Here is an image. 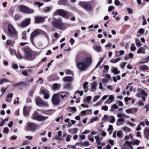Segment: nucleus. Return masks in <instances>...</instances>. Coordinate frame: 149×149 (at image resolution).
Wrapping results in <instances>:
<instances>
[{"label":"nucleus","instance_id":"f257e3e1","mask_svg":"<svg viewBox=\"0 0 149 149\" xmlns=\"http://www.w3.org/2000/svg\"><path fill=\"white\" fill-rule=\"evenodd\" d=\"M92 62V58L89 56H86L84 53L79 54L76 59V66L80 71L86 70Z\"/></svg>","mask_w":149,"mask_h":149},{"label":"nucleus","instance_id":"f03ea898","mask_svg":"<svg viewBox=\"0 0 149 149\" xmlns=\"http://www.w3.org/2000/svg\"><path fill=\"white\" fill-rule=\"evenodd\" d=\"M8 35L11 38H16L17 36V32L14 26L10 24L7 26Z\"/></svg>","mask_w":149,"mask_h":149},{"label":"nucleus","instance_id":"7ed1b4c3","mask_svg":"<svg viewBox=\"0 0 149 149\" xmlns=\"http://www.w3.org/2000/svg\"><path fill=\"white\" fill-rule=\"evenodd\" d=\"M24 56L26 59L32 60L36 57L35 54L33 53L31 49L26 48L24 49Z\"/></svg>","mask_w":149,"mask_h":149},{"label":"nucleus","instance_id":"20e7f679","mask_svg":"<svg viewBox=\"0 0 149 149\" xmlns=\"http://www.w3.org/2000/svg\"><path fill=\"white\" fill-rule=\"evenodd\" d=\"M62 21L61 18L55 19L52 23L53 26L56 28L63 29L64 28V25Z\"/></svg>","mask_w":149,"mask_h":149},{"label":"nucleus","instance_id":"39448f33","mask_svg":"<svg viewBox=\"0 0 149 149\" xmlns=\"http://www.w3.org/2000/svg\"><path fill=\"white\" fill-rule=\"evenodd\" d=\"M32 118L33 119L39 121L45 120L47 119V117L41 116L38 113L36 112H35L33 114Z\"/></svg>","mask_w":149,"mask_h":149},{"label":"nucleus","instance_id":"423d86ee","mask_svg":"<svg viewBox=\"0 0 149 149\" xmlns=\"http://www.w3.org/2000/svg\"><path fill=\"white\" fill-rule=\"evenodd\" d=\"M19 7L20 10L23 12L28 13H33V10L31 9H29L27 7L20 5Z\"/></svg>","mask_w":149,"mask_h":149},{"label":"nucleus","instance_id":"0eeeda50","mask_svg":"<svg viewBox=\"0 0 149 149\" xmlns=\"http://www.w3.org/2000/svg\"><path fill=\"white\" fill-rule=\"evenodd\" d=\"M60 101L59 94H54L52 98V101L53 103L54 104H58L59 103Z\"/></svg>","mask_w":149,"mask_h":149},{"label":"nucleus","instance_id":"6e6552de","mask_svg":"<svg viewBox=\"0 0 149 149\" xmlns=\"http://www.w3.org/2000/svg\"><path fill=\"white\" fill-rule=\"evenodd\" d=\"M27 127L29 130L36 131L38 129V126L35 124L32 123H29L27 124Z\"/></svg>","mask_w":149,"mask_h":149},{"label":"nucleus","instance_id":"1a4fd4ad","mask_svg":"<svg viewBox=\"0 0 149 149\" xmlns=\"http://www.w3.org/2000/svg\"><path fill=\"white\" fill-rule=\"evenodd\" d=\"M43 32H44L40 29H36L31 33V40H33L34 38L37 35Z\"/></svg>","mask_w":149,"mask_h":149},{"label":"nucleus","instance_id":"9d476101","mask_svg":"<svg viewBox=\"0 0 149 149\" xmlns=\"http://www.w3.org/2000/svg\"><path fill=\"white\" fill-rule=\"evenodd\" d=\"M36 102L38 105L40 106H47V104L42 101L39 97H37L36 99Z\"/></svg>","mask_w":149,"mask_h":149},{"label":"nucleus","instance_id":"9b49d317","mask_svg":"<svg viewBox=\"0 0 149 149\" xmlns=\"http://www.w3.org/2000/svg\"><path fill=\"white\" fill-rule=\"evenodd\" d=\"M54 14L55 15H58L62 17H64L66 15V13L62 9H58L55 12Z\"/></svg>","mask_w":149,"mask_h":149},{"label":"nucleus","instance_id":"f8f14e48","mask_svg":"<svg viewBox=\"0 0 149 149\" xmlns=\"http://www.w3.org/2000/svg\"><path fill=\"white\" fill-rule=\"evenodd\" d=\"M31 19L27 18L23 21L21 23V26L23 27H25L29 25Z\"/></svg>","mask_w":149,"mask_h":149},{"label":"nucleus","instance_id":"ddd939ff","mask_svg":"<svg viewBox=\"0 0 149 149\" xmlns=\"http://www.w3.org/2000/svg\"><path fill=\"white\" fill-rule=\"evenodd\" d=\"M147 48V46H144L139 48L138 50L137 51V54H145V49Z\"/></svg>","mask_w":149,"mask_h":149},{"label":"nucleus","instance_id":"4468645a","mask_svg":"<svg viewBox=\"0 0 149 149\" xmlns=\"http://www.w3.org/2000/svg\"><path fill=\"white\" fill-rule=\"evenodd\" d=\"M31 107H27L25 106L23 109V113L25 115H28L29 114V111L30 110Z\"/></svg>","mask_w":149,"mask_h":149},{"label":"nucleus","instance_id":"2eb2a0df","mask_svg":"<svg viewBox=\"0 0 149 149\" xmlns=\"http://www.w3.org/2000/svg\"><path fill=\"white\" fill-rule=\"evenodd\" d=\"M62 132L61 131H59L57 133V135H56L54 137L55 139L58 140L63 141V139L61 137Z\"/></svg>","mask_w":149,"mask_h":149},{"label":"nucleus","instance_id":"dca6fc26","mask_svg":"<svg viewBox=\"0 0 149 149\" xmlns=\"http://www.w3.org/2000/svg\"><path fill=\"white\" fill-rule=\"evenodd\" d=\"M63 80L64 82H70L73 80V78L71 76H67L64 77Z\"/></svg>","mask_w":149,"mask_h":149},{"label":"nucleus","instance_id":"f3484780","mask_svg":"<svg viewBox=\"0 0 149 149\" xmlns=\"http://www.w3.org/2000/svg\"><path fill=\"white\" fill-rule=\"evenodd\" d=\"M44 19H45L43 17H35V22L37 23H40L43 22Z\"/></svg>","mask_w":149,"mask_h":149},{"label":"nucleus","instance_id":"a211bd4d","mask_svg":"<svg viewBox=\"0 0 149 149\" xmlns=\"http://www.w3.org/2000/svg\"><path fill=\"white\" fill-rule=\"evenodd\" d=\"M61 85L57 83H55L53 84L52 87L53 90L54 91L58 90L60 89Z\"/></svg>","mask_w":149,"mask_h":149},{"label":"nucleus","instance_id":"6ab92c4d","mask_svg":"<svg viewBox=\"0 0 149 149\" xmlns=\"http://www.w3.org/2000/svg\"><path fill=\"white\" fill-rule=\"evenodd\" d=\"M88 82L85 81L83 84V89L85 92L86 93L88 89Z\"/></svg>","mask_w":149,"mask_h":149},{"label":"nucleus","instance_id":"aec40b11","mask_svg":"<svg viewBox=\"0 0 149 149\" xmlns=\"http://www.w3.org/2000/svg\"><path fill=\"white\" fill-rule=\"evenodd\" d=\"M86 7L85 9L88 11H91L92 10V7L91 5L90 2H87Z\"/></svg>","mask_w":149,"mask_h":149},{"label":"nucleus","instance_id":"412c9836","mask_svg":"<svg viewBox=\"0 0 149 149\" xmlns=\"http://www.w3.org/2000/svg\"><path fill=\"white\" fill-rule=\"evenodd\" d=\"M42 93L44 95V98L45 99H47L49 98V94L46 91L44 90H42L41 91Z\"/></svg>","mask_w":149,"mask_h":149},{"label":"nucleus","instance_id":"4be33fe9","mask_svg":"<svg viewBox=\"0 0 149 149\" xmlns=\"http://www.w3.org/2000/svg\"><path fill=\"white\" fill-rule=\"evenodd\" d=\"M64 88L65 89L68 90H70L72 88L71 84L69 83L65 84L64 85Z\"/></svg>","mask_w":149,"mask_h":149},{"label":"nucleus","instance_id":"5701e85b","mask_svg":"<svg viewBox=\"0 0 149 149\" xmlns=\"http://www.w3.org/2000/svg\"><path fill=\"white\" fill-rule=\"evenodd\" d=\"M87 3V2L80 1L79 2L78 4L79 6L85 9Z\"/></svg>","mask_w":149,"mask_h":149},{"label":"nucleus","instance_id":"b1692460","mask_svg":"<svg viewBox=\"0 0 149 149\" xmlns=\"http://www.w3.org/2000/svg\"><path fill=\"white\" fill-rule=\"evenodd\" d=\"M11 82V81L8 79L4 78L0 80V84H2L4 83Z\"/></svg>","mask_w":149,"mask_h":149},{"label":"nucleus","instance_id":"393cba45","mask_svg":"<svg viewBox=\"0 0 149 149\" xmlns=\"http://www.w3.org/2000/svg\"><path fill=\"white\" fill-rule=\"evenodd\" d=\"M92 99V97L91 96H88L84 99L83 102L84 103H89V102L91 101Z\"/></svg>","mask_w":149,"mask_h":149},{"label":"nucleus","instance_id":"a878e982","mask_svg":"<svg viewBox=\"0 0 149 149\" xmlns=\"http://www.w3.org/2000/svg\"><path fill=\"white\" fill-rule=\"evenodd\" d=\"M133 83L129 84L126 87V89H127L129 88V90L130 91H132L134 89V87L131 86Z\"/></svg>","mask_w":149,"mask_h":149},{"label":"nucleus","instance_id":"bb28decb","mask_svg":"<svg viewBox=\"0 0 149 149\" xmlns=\"http://www.w3.org/2000/svg\"><path fill=\"white\" fill-rule=\"evenodd\" d=\"M93 48V49L95 51L99 52L101 51V47L99 46H94Z\"/></svg>","mask_w":149,"mask_h":149},{"label":"nucleus","instance_id":"cd10ccee","mask_svg":"<svg viewBox=\"0 0 149 149\" xmlns=\"http://www.w3.org/2000/svg\"><path fill=\"white\" fill-rule=\"evenodd\" d=\"M97 84L96 82H93L92 84L91 88L92 89L91 91H93L94 90L96 89V87L97 86Z\"/></svg>","mask_w":149,"mask_h":149},{"label":"nucleus","instance_id":"c85d7f7f","mask_svg":"<svg viewBox=\"0 0 149 149\" xmlns=\"http://www.w3.org/2000/svg\"><path fill=\"white\" fill-rule=\"evenodd\" d=\"M118 108V107L117 105L116 104H114L111 105L110 111H114V109H117Z\"/></svg>","mask_w":149,"mask_h":149},{"label":"nucleus","instance_id":"c756f323","mask_svg":"<svg viewBox=\"0 0 149 149\" xmlns=\"http://www.w3.org/2000/svg\"><path fill=\"white\" fill-rule=\"evenodd\" d=\"M112 72L115 74H117L120 72L118 70L117 68L114 67L113 68Z\"/></svg>","mask_w":149,"mask_h":149},{"label":"nucleus","instance_id":"7c9ffc66","mask_svg":"<svg viewBox=\"0 0 149 149\" xmlns=\"http://www.w3.org/2000/svg\"><path fill=\"white\" fill-rule=\"evenodd\" d=\"M108 119V116L107 115H105L102 118V122H101V124H102L104 122L107 120Z\"/></svg>","mask_w":149,"mask_h":149},{"label":"nucleus","instance_id":"2f4dec72","mask_svg":"<svg viewBox=\"0 0 149 149\" xmlns=\"http://www.w3.org/2000/svg\"><path fill=\"white\" fill-rule=\"evenodd\" d=\"M122 129L125 132H129L131 131V129L127 127H123Z\"/></svg>","mask_w":149,"mask_h":149},{"label":"nucleus","instance_id":"473e14b6","mask_svg":"<svg viewBox=\"0 0 149 149\" xmlns=\"http://www.w3.org/2000/svg\"><path fill=\"white\" fill-rule=\"evenodd\" d=\"M148 68V67L145 65H142L140 68V69L143 71L146 70H147Z\"/></svg>","mask_w":149,"mask_h":149},{"label":"nucleus","instance_id":"72a5a7b5","mask_svg":"<svg viewBox=\"0 0 149 149\" xmlns=\"http://www.w3.org/2000/svg\"><path fill=\"white\" fill-rule=\"evenodd\" d=\"M103 60H104L103 58L102 57L101 58V59L100 60V61H99L98 62L97 64L96 65V68H97L99 67V66L100 65L101 63H102V62L103 61Z\"/></svg>","mask_w":149,"mask_h":149},{"label":"nucleus","instance_id":"f704fd0d","mask_svg":"<svg viewBox=\"0 0 149 149\" xmlns=\"http://www.w3.org/2000/svg\"><path fill=\"white\" fill-rule=\"evenodd\" d=\"M140 141L139 140H134L132 142V143L134 145H139Z\"/></svg>","mask_w":149,"mask_h":149},{"label":"nucleus","instance_id":"c9c22d12","mask_svg":"<svg viewBox=\"0 0 149 149\" xmlns=\"http://www.w3.org/2000/svg\"><path fill=\"white\" fill-rule=\"evenodd\" d=\"M98 119L99 118L97 117H95L94 118H92L90 120V122L91 123H92L94 121L97 120H98Z\"/></svg>","mask_w":149,"mask_h":149},{"label":"nucleus","instance_id":"e433bc0d","mask_svg":"<svg viewBox=\"0 0 149 149\" xmlns=\"http://www.w3.org/2000/svg\"><path fill=\"white\" fill-rule=\"evenodd\" d=\"M108 99L112 102L114 100V97L112 95H110L109 96Z\"/></svg>","mask_w":149,"mask_h":149},{"label":"nucleus","instance_id":"4c0bfd02","mask_svg":"<svg viewBox=\"0 0 149 149\" xmlns=\"http://www.w3.org/2000/svg\"><path fill=\"white\" fill-rule=\"evenodd\" d=\"M82 145L85 146H88L89 145V142L88 141H85L82 143Z\"/></svg>","mask_w":149,"mask_h":149},{"label":"nucleus","instance_id":"58836bf2","mask_svg":"<svg viewBox=\"0 0 149 149\" xmlns=\"http://www.w3.org/2000/svg\"><path fill=\"white\" fill-rule=\"evenodd\" d=\"M51 9V7H46L44 8V11L45 12L47 13L48 12H49L50 11Z\"/></svg>","mask_w":149,"mask_h":149},{"label":"nucleus","instance_id":"ea45409f","mask_svg":"<svg viewBox=\"0 0 149 149\" xmlns=\"http://www.w3.org/2000/svg\"><path fill=\"white\" fill-rule=\"evenodd\" d=\"M110 118H111V120L110 122L111 123H114L115 121V119L114 117L113 116H111Z\"/></svg>","mask_w":149,"mask_h":149},{"label":"nucleus","instance_id":"a19ab883","mask_svg":"<svg viewBox=\"0 0 149 149\" xmlns=\"http://www.w3.org/2000/svg\"><path fill=\"white\" fill-rule=\"evenodd\" d=\"M144 32V30L142 28L140 29L138 31V33L141 34H143Z\"/></svg>","mask_w":149,"mask_h":149},{"label":"nucleus","instance_id":"79ce46f5","mask_svg":"<svg viewBox=\"0 0 149 149\" xmlns=\"http://www.w3.org/2000/svg\"><path fill=\"white\" fill-rule=\"evenodd\" d=\"M127 63L126 62H122L121 63L120 65V66L121 68L123 69L125 67V65H126Z\"/></svg>","mask_w":149,"mask_h":149},{"label":"nucleus","instance_id":"37998d69","mask_svg":"<svg viewBox=\"0 0 149 149\" xmlns=\"http://www.w3.org/2000/svg\"><path fill=\"white\" fill-rule=\"evenodd\" d=\"M100 97L99 95L95 96L93 98V101L94 102H96Z\"/></svg>","mask_w":149,"mask_h":149},{"label":"nucleus","instance_id":"c03bdc74","mask_svg":"<svg viewBox=\"0 0 149 149\" xmlns=\"http://www.w3.org/2000/svg\"><path fill=\"white\" fill-rule=\"evenodd\" d=\"M136 49V47L134 45V44H132L131 45V47H130V49L132 51H134Z\"/></svg>","mask_w":149,"mask_h":149},{"label":"nucleus","instance_id":"a18cd8bd","mask_svg":"<svg viewBox=\"0 0 149 149\" xmlns=\"http://www.w3.org/2000/svg\"><path fill=\"white\" fill-rule=\"evenodd\" d=\"M71 136V135H67L66 138L65 139V140L69 142L70 141V138Z\"/></svg>","mask_w":149,"mask_h":149},{"label":"nucleus","instance_id":"49530a36","mask_svg":"<svg viewBox=\"0 0 149 149\" xmlns=\"http://www.w3.org/2000/svg\"><path fill=\"white\" fill-rule=\"evenodd\" d=\"M65 73L67 74H72V72L70 70H67L65 71Z\"/></svg>","mask_w":149,"mask_h":149},{"label":"nucleus","instance_id":"de8ad7c7","mask_svg":"<svg viewBox=\"0 0 149 149\" xmlns=\"http://www.w3.org/2000/svg\"><path fill=\"white\" fill-rule=\"evenodd\" d=\"M8 86L6 88H2L1 89V92L3 93H4L5 92H6V89L8 88Z\"/></svg>","mask_w":149,"mask_h":149},{"label":"nucleus","instance_id":"09e8293b","mask_svg":"<svg viewBox=\"0 0 149 149\" xmlns=\"http://www.w3.org/2000/svg\"><path fill=\"white\" fill-rule=\"evenodd\" d=\"M141 94H142V95H143L144 96H147V94L144 90H141Z\"/></svg>","mask_w":149,"mask_h":149},{"label":"nucleus","instance_id":"8fccbe9b","mask_svg":"<svg viewBox=\"0 0 149 149\" xmlns=\"http://www.w3.org/2000/svg\"><path fill=\"white\" fill-rule=\"evenodd\" d=\"M91 135H89L88 136V138L89 140L91 141V142H93L94 141V139L93 138H91Z\"/></svg>","mask_w":149,"mask_h":149},{"label":"nucleus","instance_id":"3c124183","mask_svg":"<svg viewBox=\"0 0 149 149\" xmlns=\"http://www.w3.org/2000/svg\"><path fill=\"white\" fill-rule=\"evenodd\" d=\"M102 109L104 111H107L108 110V107L107 106H104L102 107Z\"/></svg>","mask_w":149,"mask_h":149},{"label":"nucleus","instance_id":"603ef678","mask_svg":"<svg viewBox=\"0 0 149 149\" xmlns=\"http://www.w3.org/2000/svg\"><path fill=\"white\" fill-rule=\"evenodd\" d=\"M115 4L116 6H119L120 4V2L118 0H115L114 1Z\"/></svg>","mask_w":149,"mask_h":149},{"label":"nucleus","instance_id":"864d4df0","mask_svg":"<svg viewBox=\"0 0 149 149\" xmlns=\"http://www.w3.org/2000/svg\"><path fill=\"white\" fill-rule=\"evenodd\" d=\"M13 94L12 93H9L7 95V98H9L12 99V98L13 96Z\"/></svg>","mask_w":149,"mask_h":149},{"label":"nucleus","instance_id":"5fc2aeb1","mask_svg":"<svg viewBox=\"0 0 149 149\" xmlns=\"http://www.w3.org/2000/svg\"><path fill=\"white\" fill-rule=\"evenodd\" d=\"M29 144V141L27 140H26L24 141L22 143V145L23 146H24L26 145H27Z\"/></svg>","mask_w":149,"mask_h":149},{"label":"nucleus","instance_id":"6e6d98bb","mask_svg":"<svg viewBox=\"0 0 149 149\" xmlns=\"http://www.w3.org/2000/svg\"><path fill=\"white\" fill-rule=\"evenodd\" d=\"M114 8V7L113 6H109L108 9V11L109 12L111 11Z\"/></svg>","mask_w":149,"mask_h":149},{"label":"nucleus","instance_id":"4d7b16f0","mask_svg":"<svg viewBox=\"0 0 149 149\" xmlns=\"http://www.w3.org/2000/svg\"><path fill=\"white\" fill-rule=\"evenodd\" d=\"M136 44L137 46L139 47L141 46V43L140 42V41L139 40L138 42H137V40H136Z\"/></svg>","mask_w":149,"mask_h":149},{"label":"nucleus","instance_id":"13d9d810","mask_svg":"<svg viewBox=\"0 0 149 149\" xmlns=\"http://www.w3.org/2000/svg\"><path fill=\"white\" fill-rule=\"evenodd\" d=\"M8 131H9V129L8 127L5 128L3 130V132L5 133H8Z\"/></svg>","mask_w":149,"mask_h":149},{"label":"nucleus","instance_id":"bf43d9fd","mask_svg":"<svg viewBox=\"0 0 149 149\" xmlns=\"http://www.w3.org/2000/svg\"><path fill=\"white\" fill-rule=\"evenodd\" d=\"M23 37H22V39H26V33L25 32H24L22 33Z\"/></svg>","mask_w":149,"mask_h":149},{"label":"nucleus","instance_id":"052dcab7","mask_svg":"<svg viewBox=\"0 0 149 149\" xmlns=\"http://www.w3.org/2000/svg\"><path fill=\"white\" fill-rule=\"evenodd\" d=\"M22 82H18L17 83H14L13 84V86L14 87H17L21 84Z\"/></svg>","mask_w":149,"mask_h":149},{"label":"nucleus","instance_id":"680f3d73","mask_svg":"<svg viewBox=\"0 0 149 149\" xmlns=\"http://www.w3.org/2000/svg\"><path fill=\"white\" fill-rule=\"evenodd\" d=\"M127 9L128 13H129L130 14L132 13V9H131L130 8H127Z\"/></svg>","mask_w":149,"mask_h":149},{"label":"nucleus","instance_id":"e2e57ef3","mask_svg":"<svg viewBox=\"0 0 149 149\" xmlns=\"http://www.w3.org/2000/svg\"><path fill=\"white\" fill-rule=\"evenodd\" d=\"M70 42L71 45H72L74 42V40L73 38H71L70 39Z\"/></svg>","mask_w":149,"mask_h":149},{"label":"nucleus","instance_id":"0e129e2a","mask_svg":"<svg viewBox=\"0 0 149 149\" xmlns=\"http://www.w3.org/2000/svg\"><path fill=\"white\" fill-rule=\"evenodd\" d=\"M119 53L120 56L121 55H123L125 53V52L124 50H121L119 51Z\"/></svg>","mask_w":149,"mask_h":149},{"label":"nucleus","instance_id":"69168bd1","mask_svg":"<svg viewBox=\"0 0 149 149\" xmlns=\"http://www.w3.org/2000/svg\"><path fill=\"white\" fill-rule=\"evenodd\" d=\"M10 53L12 55H13L15 53V50L13 49H11L10 50Z\"/></svg>","mask_w":149,"mask_h":149},{"label":"nucleus","instance_id":"338daca9","mask_svg":"<svg viewBox=\"0 0 149 149\" xmlns=\"http://www.w3.org/2000/svg\"><path fill=\"white\" fill-rule=\"evenodd\" d=\"M108 81V80L106 78H104L102 80V81L103 83H105Z\"/></svg>","mask_w":149,"mask_h":149},{"label":"nucleus","instance_id":"774afa93","mask_svg":"<svg viewBox=\"0 0 149 149\" xmlns=\"http://www.w3.org/2000/svg\"><path fill=\"white\" fill-rule=\"evenodd\" d=\"M13 123L12 121H11L9 122L8 124V126L10 127H11L13 125Z\"/></svg>","mask_w":149,"mask_h":149}]
</instances>
